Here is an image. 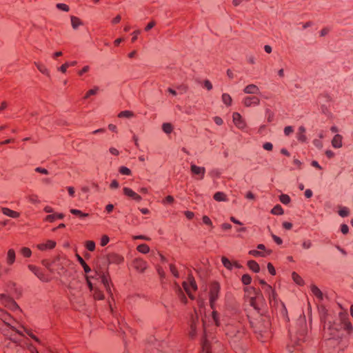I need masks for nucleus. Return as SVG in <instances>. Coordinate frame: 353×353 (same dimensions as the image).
Returning <instances> with one entry per match:
<instances>
[{
  "instance_id": "f257e3e1",
  "label": "nucleus",
  "mask_w": 353,
  "mask_h": 353,
  "mask_svg": "<svg viewBox=\"0 0 353 353\" xmlns=\"http://www.w3.org/2000/svg\"><path fill=\"white\" fill-rule=\"evenodd\" d=\"M28 345V339L23 338L19 341L9 340L4 348V353H26V345Z\"/></svg>"
},
{
  "instance_id": "f03ea898",
  "label": "nucleus",
  "mask_w": 353,
  "mask_h": 353,
  "mask_svg": "<svg viewBox=\"0 0 353 353\" xmlns=\"http://www.w3.org/2000/svg\"><path fill=\"white\" fill-rule=\"evenodd\" d=\"M220 289H221V287L218 282L214 281V282L211 283V284L210 285L209 296H210V307L212 309L214 308V304H215L216 301L219 298Z\"/></svg>"
},
{
  "instance_id": "7ed1b4c3",
  "label": "nucleus",
  "mask_w": 353,
  "mask_h": 353,
  "mask_svg": "<svg viewBox=\"0 0 353 353\" xmlns=\"http://www.w3.org/2000/svg\"><path fill=\"white\" fill-rule=\"evenodd\" d=\"M28 268L32 272H33L35 274V276H37V277L41 281L49 282L51 280L50 277L48 275L46 274L40 268L30 264L28 265Z\"/></svg>"
},
{
  "instance_id": "20e7f679",
  "label": "nucleus",
  "mask_w": 353,
  "mask_h": 353,
  "mask_svg": "<svg viewBox=\"0 0 353 353\" xmlns=\"http://www.w3.org/2000/svg\"><path fill=\"white\" fill-rule=\"evenodd\" d=\"M0 319H1V320L3 321V322L7 326L10 327V328L12 330L15 331L17 333H18L19 334L23 336V335L19 331H17L14 327L10 325V321L12 320V316L6 312L2 310L1 308H0Z\"/></svg>"
},
{
  "instance_id": "39448f33",
  "label": "nucleus",
  "mask_w": 353,
  "mask_h": 353,
  "mask_svg": "<svg viewBox=\"0 0 353 353\" xmlns=\"http://www.w3.org/2000/svg\"><path fill=\"white\" fill-rule=\"evenodd\" d=\"M340 325L342 329L345 330L348 334H352L353 331V327L348 318L345 316H340Z\"/></svg>"
},
{
  "instance_id": "423d86ee",
  "label": "nucleus",
  "mask_w": 353,
  "mask_h": 353,
  "mask_svg": "<svg viewBox=\"0 0 353 353\" xmlns=\"http://www.w3.org/2000/svg\"><path fill=\"white\" fill-rule=\"evenodd\" d=\"M191 172L194 175H198V179H203L205 173V169L204 167H199L194 164L191 165Z\"/></svg>"
},
{
  "instance_id": "0eeeda50",
  "label": "nucleus",
  "mask_w": 353,
  "mask_h": 353,
  "mask_svg": "<svg viewBox=\"0 0 353 353\" xmlns=\"http://www.w3.org/2000/svg\"><path fill=\"white\" fill-rule=\"evenodd\" d=\"M107 260L109 263L120 264L123 261V257L117 253H110L107 255Z\"/></svg>"
},
{
  "instance_id": "6e6552de",
  "label": "nucleus",
  "mask_w": 353,
  "mask_h": 353,
  "mask_svg": "<svg viewBox=\"0 0 353 353\" xmlns=\"http://www.w3.org/2000/svg\"><path fill=\"white\" fill-rule=\"evenodd\" d=\"M123 194L132 199L133 200L136 201H140L141 200V196L138 194L137 193H136L135 192H134L132 189H130V188H124L123 189Z\"/></svg>"
},
{
  "instance_id": "1a4fd4ad",
  "label": "nucleus",
  "mask_w": 353,
  "mask_h": 353,
  "mask_svg": "<svg viewBox=\"0 0 353 353\" xmlns=\"http://www.w3.org/2000/svg\"><path fill=\"white\" fill-rule=\"evenodd\" d=\"M133 266L137 270L143 272L147 268V263L141 259H136L133 261Z\"/></svg>"
},
{
  "instance_id": "9d476101",
  "label": "nucleus",
  "mask_w": 353,
  "mask_h": 353,
  "mask_svg": "<svg viewBox=\"0 0 353 353\" xmlns=\"http://www.w3.org/2000/svg\"><path fill=\"white\" fill-rule=\"evenodd\" d=\"M260 103V99L256 96L247 97L243 100V104L246 107L251 105H257Z\"/></svg>"
},
{
  "instance_id": "9b49d317",
  "label": "nucleus",
  "mask_w": 353,
  "mask_h": 353,
  "mask_svg": "<svg viewBox=\"0 0 353 353\" xmlns=\"http://www.w3.org/2000/svg\"><path fill=\"white\" fill-rule=\"evenodd\" d=\"M233 122L236 127L239 128H243L245 126V123L243 121L241 115L238 112H234L232 115Z\"/></svg>"
},
{
  "instance_id": "f8f14e48",
  "label": "nucleus",
  "mask_w": 353,
  "mask_h": 353,
  "mask_svg": "<svg viewBox=\"0 0 353 353\" xmlns=\"http://www.w3.org/2000/svg\"><path fill=\"white\" fill-rule=\"evenodd\" d=\"M56 246V242L52 240H48L45 243L37 244V248L41 250L44 251L48 249L51 250L54 248Z\"/></svg>"
},
{
  "instance_id": "ddd939ff",
  "label": "nucleus",
  "mask_w": 353,
  "mask_h": 353,
  "mask_svg": "<svg viewBox=\"0 0 353 353\" xmlns=\"http://www.w3.org/2000/svg\"><path fill=\"white\" fill-rule=\"evenodd\" d=\"M0 301L6 305H12L13 308H19L17 303L12 298L5 294H0Z\"/></svg>"
},
{
  "instance_id": "4468645a",
  "label": "nucleus",
  "mask_w": 353,
  "mask_h": 353,
  "mask_svg": "<svg viewBox=\"0 0 353 353\" xmlns=\"http://www.w3.org/2000/svg\"><path fill=\"white\" fill-rule=\"evenodd\" d=\"M1 212L3 214L8 216H10V217H12V218H19V216H20V213L17 212V211H14L10 208H1Z\"/></svg>"
},
{
  "instance_id": "2eb2a0df",
  "label": "nucleus",
  "mask_w": 353,
  "mask_h": 353,
  "mask_svg": "<svg viewBox=\"0 0 353 353\" xmlns=\"http://www.w3.org/2000/svg\"><path fill=\"white\" fill-rule=\"evenodd\" d=\"M100 278L101 280L102 283L103 284L105 290L108 292H111L110 286V277L108 274H102L100 275Z\"/></svg>"
},
{
  "instance_id": "dca6fc26",
  "label": "nucleus",
  "mask_w": 353,
  "mask_h": 353,
  "mask_svg": "<svg viewBox=\"0 0 353 353\" xmlns=\"http://www.w3.org/2000/svg\"><path fill=\"white\" fill-rule=\"evenodd\" d=\"M243 91L246 94H259V88L254 84H250L244 88Z\"/></svg>"
},
{
  "instance_id": "f3484780",
  "label": "nucleus",
  "mask_w": 353,
  "mask_h": 353,
  "mask_svg": "<svg viewBox=\"0 0 353 353\" xmlns=\"http://www.w3.org/2000/svg\"><path fill=\"white\" fill-rule=\"evenodd\" d=\"M16 254L13 249H10L7 253L6 262L9 265H12L15 261Z\"/></svg>"
},
{
  "instance_id": "a211bd4d",
  "label": "nucleus",
  "mask_w": 353,
  "mask_h": 353,
  "mask_svg": "<svg viewBox=\"0 0 353 353\" xmlns=\"http://www.w3.org/2000/svg\"><path fill=\"white\" fill-rule=\"evenodd\" d=\"M64 217V214L62 213H55L52 214L47 215L45 218V221L52 223L55 221V219H62Z\"/></svg>"
},
{
  "instance_id": "6ab92c4d",
  "label": "nucleus",
  "mask_w": 353,
  "mask_h": 353,
  "mask_svg": "<svg viewBox=\"0 0 353 353\" xmlns=\"http://www.w3.org/2000/svg\"><path fill=\"white\" fill-rule=\"evenodd\" d=\"M332 145L335 148H340L342 147V136L336 134L332 140Z\"/></svg>"
},
{
  "instance_id": "aec40b11",
  "label": "nucleus",
  "mask_w": 353,
  "mask_h": 353,
  "mask_svg": "<svg viewBox=\"0 0 353 353\" xmlns=\"http://www.w3.org/2000/svg\"><path fill=\"white\" fill-rule=\"evenodd\" d=\"M248 267L252 270L254 272H259L260 271V267L258 263L254 260H250L248 261Z\"/></svg>"
},
{
  "instance_id": "412c9836",
  "label": "nucleus",
  "mask_w": 353,
  "mask_h": 353,
  "mask_svg": "<svg viewBox=\"0 0 353 353\" xmlns=\"http://www.w3.org/2000/svg\"><path fill=\"white\" fill-rule=\"evenodd\" d=\"M311 291L312 294L316 296L319 300L323 299V293L321 291V290L315 285H312L311 287Z\"/></svg>"
},
{
  "instance_id": "4be33fe9",
  "label": "nucleus",
  "mask_w": 353,
  "mask_h": 353,
  "mask_svg": "<svg viewBox=\"0 0 353 353\" xmlns=\"http://www.w3.org/2000/svg\"><path fill=\"white\" fill-rule=\"evenodd\" d=\"M34 65H36L37 69L39 70V72H41L43 74H46L48 77H50V72L45 65H43L41 63H37V62H34Z\"/></svg>"
},
{
  "instance_id": "5701e85b",
  "label": "nucleus",
  "mask_w": 353,
  "mask_h": 353,
  "mask_svg": "<svg viewBox=\"0 0 353 353\" xmlns=\"http://www.w3.org/2000/svg\"><path fill=\"white\" fill-rule=\"evenodd\" d=\"M305 129L303 126H300L299 128V132L297 134V139L299 141L301 142H304L306 141V136L305 134Z\"/></svg>"
},
{
  "instance_id": "b1692460",
  "label": "nucleus",
  "mask_w": 353,
  "mask_h": 353,
  "mask_svg": "<svg viewBox=\"0 0 353 353\" xmlns=\"http://www.w3.org/2000/svg\"><path fill=\"white\" fill-rule=\"evenodd\" d=\"M77 260L79 262V263L82 265L84 271L85 273H88L91 271L90 268L88 265V264L85 262L83 259L79 256V254H77Z\"/></svg>"
},
{
  "instance_id": "393cba45",
  "label": "nucleus",
  "mask_w": 353,
  "mask_h": 353,
  "mask_svg": "<svg viewBox=\"0 0 353 353\" xmlns=\"http://www.w3.org/2000/svg\"><path fill=\"white\" fill-rule=\"evenodd\" d=\"M213 198L216 201H227V196L225 195V193H223L222 192H216L214 194Z\"/></svg>"
},
{
  "instance_id": "a878e982",
  "label": "nucleus",
  "mask_w": 353,
  "mask_h": 353,
  "mask_svg": "<svg viewBox=\"0 0 353 353\" xmlns=\"http://www.w3.org/2000/svg\"><path fill=\"white\" fill-rule=\"evenodd\" d=\"M71 24L74 29H77L79 26L83 25L81 20L74 16L71 17Z\"/></svg>"
},
{
  "instance_id": "bb28decb",
  "label": "nucleus",
  "mask_w": 353,
  "mask_h": 353,
  "mask_svg": "<svg viewBox=\"0 0 353 353\" xmlns=\"http://www.w3.org/2000/svg\"><path fill=\"white\" fill-rule=\"evenodd\" d=\"M292 278L293 281L299 285H303L304 284V281L303 279L296 272H293L292 274Z\"/></svg>"
},
{
  "instance_id": "cd10ccee",
  "label": "nucleus",
  "mask_w": 353,
  "mask_h": 353,
  "mask_svg": "<svg viewBox=\"0 0 353 353\" xmlns=\"http://www.w3.org/2000/svg\"><path fill=\"white\" fill-rule=\"evenodd\" d=\"M137 250L141 253L147 254L150 252V247L145 243H142L137 246Z\"/></svg>"
},
{
  "instance_id": "c85d7f7f",
  "label": "nucleus",
  "mask_w": 353,
  "mask_h": 353,
  "mask_svg": "<svg viewBox=\"0 0 353 353\" xmlns=\"http://www.w3.org/2000/svg\"><path fill=\"white\" fill-rule=\"evenodd\" d=\"M134 116V114L133 112L130 110H124L121 111L119 113L118 117L119 118H131Z\"/></svg>"
},
{
  "instance_id": "c756f323",
  "label": "nucleus",
  "mask_w": 353,
  "mask_h": 353,
  "mask_svg": "<svg viewBox=\"0 0 353 353\" xmlns=\"http://www.w3.org/2000/svg\"><path fill=\"white\" fill-rule=\"evenodd\" d=\"M70 213H72V214L74 215H76V216H78L80 218H85V217H88L89 216V214L88 213H84L83 212H81V210H77V209H71L70 210Z\"/></svg>"
},
{
  "instance_id": "7c9ffc66",
  "label": "nucleus",
  "mask_w": 353,
  "mask_h": 353,
  "mask_svg": "<svg viewBox=\"0 0 353 353\" xmlns=\"http://www.w3.org/2000/svg\"><path fill=\"white\" fill-rule=\"evenodd\" d=\"M271 213L275 215H281L284 213L282 207L280 205H276L271 210Z\"/></svg>"
},
{
  "instance_id": "2f4dec72",
  "label": "nucleus",
  "mask_w": 353,
  "mask_h": 353,
  "mask_svg": "<svg viewBox=\"0 0 353 353\" xmlns=\"http://www.w3.org/2000/svg\"><path fill=\"white\" fill-rule=\"evenodd\" d=\"M94 299L96 300H103L104 299V294L102 291L99 290L97 288H95L93 292Z\"/></svg>"
},
{
  "instance_id": "473e14b6",
  "label": "nucleus",
  "mask_w": 353,
  "mask_h": 353,
  "mask_svg": "<svg viewBox=\"0 0 353 353\" xmlns=\"http://www.w3.org/2000/svg\"><path fill=\"white\" fill-rule=\"evenodd\" d=\"M222 101L227 106H230L232 104V99L230 94L224 93L222 94Z\"/></svg>"
},
{
  "instance_id": "72a5a7b5",
  "label": "nucleus",
  "mask_w": 353,
  "mask_h": 353,
  "mask_svg": "<svg viewBox=\"0 0 353 353\" xmlns=\"http://www.w3.org/2000/svg\"><path fill=\"white\" fill-rule=\"evenodd\" d=\"M162 129L166 134H170L173 131V126L170 123H164L162 125Z\"/></svg>"
},
{
  "instance_id": "f704fd0d",
  "label": "nucleus",
  "mask_w": 353,
  "mask_h": 353,
  "mask_svg": "<svg viewBox=\"0 0 353 353\" xmlns=\"http://www.w3.org/2000/svg\"><path fill=\"white\" fill-rule=\"evenodd\" d=\"M221 261L225 268L228 270L232 269V263L225 256L221 258Z\"/></svg>"
},
{
  "instance_id": "c9c22d12",
  "label": "nucleus",
  "mask_w": 353,
  "mask_h": 353,
  "mask_svg": "<svg viewBox=\"0 0 353 353\" xmlns=\"http://www.w3.org/2000/svg\"><path fill=\"white\" fill-rule=\"evenodd\" d=\"M265 293L268 295L270 301H271V294H274V289L270 285L267 284L265 287H262Z\"/></svg>"
},
{
  "instance_id": "e433bc0d",
  "label": "nucleus",
  "mask_w": 353,
  "mask_h": 353,
  "mask_svg": "<svg viewBox=\"0 0 353 353\" xmlns=\"http://www.w3.org/2000/svg\"><path fill=\"white\" fill-rule=\"evenodd\" d=\"M21 254L26 258H29L32 255V251L30 248L23 247L20 250Z\"/></svg>"
},
{
  "instance_id": "4c0bfd02",
  "label": "nucleus",
  "mask_w": 353,
  "mask_h": 353,
  "mask_svg": "<svg viewBox=\"0 0 353 353\" xmlns=\"http://www.w3.org/2000/svg\"><path fill=\"white\" fill-rule=\"evenodd\" d=\"M188 279L190 282V286L194 291H196L197 290V285L193 276L189 275Z\"/></svg>"
},
{
  "instance_id": "58836bf2",
  "label": "nucleus",
  "mask_w": 353,
  "mask_h": 353,
  "mask_svg": "<svg viewBox=\"0 0 353 353\" xmlns=\"http://www.w3.org/2000/svg\"><path fill=\"white\" fill-rule=\"evenodd\" d=\"M248 253H249V254H250L254 257H259V256L264 257L265 256V254L264 252L258 251L256 250H251L249 251Z\"/></svg>"
},
{
  "instance_id": "ea45409f",
  "label": "nucleus",
  "mask_w": 353,
  "mask_h": 353,
  "mask_svg": "<svg viewBox=\"0 0 353 353\" xmlns=\"http://www.w3.org/2000/svg\"><path fill=\"white\" fill-rule=\"evenodd\" d=\"M23 329H24V331L26 332V333L29 336H30L33 340H34L38 343H41V341L39 340V339L37 336H35L30 330L25 328V327Z\"/></svg>"
},
{
  "instance_id": "a19ab883",
  "label": "nucleus",
  "mask_w": 353,
  "mask_h": 353,
  "mask_svg": "<svg viewBox=\"0 0 353 353\" xmlns=\"http://www.w3.org/2000/svg\"><path fill=\"white\" fill-rule=\"evenodd\" d=\"M98 90H99V88H98V87H94V88L89 90L85 93V96H84V97H83V98H84L85 99H88L90 96L96 94L97 93Z\"/></svg>"
},
{
  "instance_id": "79ce46f5",
  "label": "nucleus",
  "mask_w": 353,
  "mask_h": 353,
  "mask_svg": "<svg viewBox=\"0 0 353 353\" xmlns=\"http://www.w3.org/2000/svg\"><path fill=\"white\" fill-rule=\"evenodd\" d=\"M280 201L283 204H288L291 199L288 194H282L279 197Z\"/></svg>"
},
{
  "instance_id": "37998d69",
  "label": "nucleus",
  "mask_w": 353,
  "mask_h": 353,
  "mask_svg": "<svg viewBox=\"0 0 353 353\" xmlns=\"http://www.w3.org/2000/svg\"><path fill=\"white\" fill-rule=\"evenodd\" d=\"M241 281L244 285H249L252 281V278L249 274H245L241 277Z\"/></svg>"
},
{
  "instance_id": "c03bdc74",
  "label": "nucleus",
  "mask_w": 353,
  "mask_h": 353,
  "mask_svg": "<svg viewBox=\"0 0 353 353\" xmlns=\"http://www.w3.org/2000/svg\"><path fill=\"white\" fill-rule=\"evenodd\" d=\"M196 324L194 321L190 324V331L189 335L191 338H194L196 336Z\"/></svg>"
},
{
  "instance_id": "a18cd8bd",
  "label": "nucleus",
  "mask_w": 353,
  "mask_h": 353,
  "mask_svg": "<svg viewBox=\"0 0 353 353\" xmlns=\"http://www.w3.org/2000/svg\"><path fill=\"white\" fill-rule=\"evenodd\" d=\"M85 248L89 251H94L95 250V243L93 241H87L85 242Z\"/></svg>"
},
{
  "instance_id": "49530a36",
  "label": "nucleus",
  "mask_w": 353,
  "mask_h": 353,
  "mask_svg": "<svg viewBox=\"0 0 353 353\" xmlns=\"http://www.w3.org/2000/svg\"><path fill=\"white\" fill-rule=\"evenodd\" d=\"M170 270L171 273L173 274V276L175 278L179 277V273L175 265L170 264Z\"/></svg>"
},
{
  "instance_id": "de8ad7c7",
  "label": "nucleus",
  "mask_w": 353,
  "mask_h": 353,
  "mask_svg": "<svg viewBox=\"0 0 353 353\" xmlns=\"http://www.w3.org/2000/svg\"><path fill=\"white\" fill-rule=\"evenodd\" d=\"M178 294L181 301L183 302V303H186L188 299L184 293L183 292L182 290L179 287L178 288Z\"/></svg>"
},
{
  "instance_id": "09e8293b",
  "label": "nucleus",
  "mask_w": 353,
  "mask_h": 353,
  "mask_svg": "<svg viewBox=\"0 0 353 353\" xmlns=\"http://www.w3.org/2000/svg\"><path fill=\"white\" fill-rule=\"evenodd\" d=\"M350 214V210L347 208L343 207L339 211V214L342 217L347 216Z\"/></svg>"
},
{
  "instance_id": "8fccbe9b",
  "label": "nucleus",
  "mask_w": 353,
  "mask_h": 353,
  "mask_svg": "<svg viewBox=\"0 0 353 353\" xmlns=\"http://www.w3.org/2000/svg\"><path fill=\"white\" fill-rule=\"evenodd\" d=\"M182 285L185 290V291L186 292V293L188 294V296L191 299H194V296L191 294L190 291V289H189V287H188V283L185 282V281H183V283H182Z\"/></svg>"
},
{
  "instance_id": "3c124183",
  "label": "nucleus",
  "mask_w": 353,
  "mask_h": 353,
  "mask_svg": "<svg viewBox=\"0 0 353 353\" xmlns=\"http://www.w3.org/2000/svg\"><path fill=\"white\" fill-rule=\"evenodd\" d=\"M202 221H203V223L207 225H209L210 226L211 228H213V225H212V222L211 221V219L209 218V216H206V215H204L203 217H202Z\"/></svg>"
},
{
  "instance_id": "603ef678",
  "label": "nucleus",
  "mask_w": 353,
  "mask_h": 353,
  "mask_svg": "<svg viewBox=\"0 0 353 353\" xmlns=\"http://www.w3.org/2000/svg\"><path fill=\"white\" fill-rule=\"evenodd\" d=\"M28 350L30 353H39L36 347L28 342V345H26V350Z\"/></svg>"
},
{
  "instance_id": "864d4df0",
  "label": "nucleus",
  "mask_w": 353,
  "mask_h": 353,
  "mask_svg": "<svg viewBox=\"0 0 353 353\" xmlns=\"http://www.w3.org/2000/svg\"><path fill=\"white\" fill-rule=\"evenodd\" d=\"M119 172L121 174H125V175H130L131 174V170L125 166L121 167L119 169Z\"/></svg>"
},
{
  "instance_id": "5fc2aeb1",
  "label": "nucleus",
  "mask_w": 353,
  "mask_h": 353,
  "mask_svg": "<svg viewBox=\"0 0 353 353\" xmlns=\"http://www.w3.org/2000/svg\"><path fill=\"white\" fill-rule=\"evenodd\" d=\"M267 268H268V272H270V274L271 275L274 276V275L276 274L275 268H274V265L271 263H268Z\"/></svg>"
},
{
  "instance_id": "6e6d98bb",
  "label": "nucleus",
  "mask_w": 353,
  "mask_h": 353,
  "mask_svg": "<svg viewBox=\"0 0 353 353\" xmlns=\"http://www.w3.org/2000/svg\"><path fill=\"white\" fill-rule=\"evenodd\" d=\"M57 8L59 10L68 12L69 11V6L65 3H57Z\"/></svg>"
},
{
  "instance_id": "4d7b16f0",
  "label": "nucleus",
  "mask_w": 353,
  "mask_h": 353,
  "mask_svg": "<svg viewBox=\"0 0 353 353\" xmlns=\"http://www.w3.org/2000/svg\"><path fill=\"white\" fill-rule=\"evenodd\" d=\"M109 241H110L109 237L107 235H103V236H102V237L101 239L100 244L101 246H105L108 243Z\"/></svg>"
},
{
  "instance_id": "13d9d810",
  "label": "nucleus",
  "mask_w": 353,
  "mask_h": 353,
  "mask_svg": "<svg viewBox=\"0 0 353 353\" xmlns=\"http://www.w3.org/2000/svg\"><path fill=\"white\" fill-rule=\"evenodd\" d=\"M329 329L330 330H335V331L338 332L340 330H341L342 327L340 325V323H334L333 325L330 326Z\"/></svg>"
},
{
  "instance_id": "bf43d9fd",
  "label": "nucleus",
  "mask_w": 353,
  "mask_h": 353,
  "mask_svg": "<svg viewBox=\"0 0 353 353\" xmlns=\"http://www.w3.org/2000/svg\"><path fill=\"white\" fill-rule=\"evenodd\" d=\"M212 316L213 320L215 322V324L217 326H219V314H218V312L216 311H213L212 313Z\"/></svg>"
},
{
  "instance_id": "052dcab7",
  "label": "nucleus",
  "mask_w": 353,
  "mask_h": 353,
  "mask_svg": "<svg viewBox=\"0 0 353 353\" xmlns=\"http://www.w3.org/2000/svg\"><path fill=\"white\" fill-rule=\"evenodd\" d=\"M29 201L32 203H39V198L37 195L32 194L29 196Z\"/></svg>"
},
{
  "instance_id": "680f3d73",
  "label": "nucleus",
  "mask_w": 353,
  "mask_h": 353,
  "mask_svg": "<svg viewBox=\"0 0 353 353\" xmlns=\"http://www.w3.org/2000/svg\"><path fill=\"white\" fill-rule=\"evenodd\" d=\"M250 304L252 305L255 310H259V307L257 306L256 303V298L251 297L250 299Z\"/></svg>"
},
{
  "instance_id": "e2e57ef3",
  "label": "nucleus",
  "mask_w": 353,
  "mask_h": 353,
  "mask_svg": "<svg viewBox=\"0 0 353 353\" xmlns=\"http://www.w3.org/2000/svg\"><path fill=\"white\" fill-rule=\"evenodd\" d=\"M69 68V64H68L66 62L65 63H63V65H61L59 68V70L60 72H61L62 73H65L66 71H67V69Z\"/></svg>"
},
{
  "instance_id": "0e129e2a",
  "label": "nucleus",
  "mask_w": 353,
  "mask_h": 353,
  "mask_svg": "<svg viewBox=\"0 0 353 353\" xmlns=\"http://www.w3.org/2000/svg\"><path fill=\"white\" fill-rule=\"evenodd\" d=\"M273 240L274 241V242L278 244V245H281L282 243H283V241L282 239L279 237V236H277L276 235L274 234H271Z\"/></svg>"
},
{
  "instance_id": "69168bd1",
  "label": "nucleus",
  "mask_w": 353,
  "mask_h": 353,
  "mask_svg": "<svg viewBox=\"0 0 353 353\" xmlns=\"http://www.w3.org/2000/svg\"><path fill=\"white\" fill-rule=\"evenodd\" d=\"M174 197L171 195L167 196L164 200L163 201V203H172L174 202Z\"/></svg>"
},
{
  "instance_id": "338daca9",
  "label": "nucleus",
  "mask_w": 353,
  "mask_h": 353,
  "mask_svg": "<svg viewBox=\"0 0 353 353\" xmlns=\"http://www.w3.org/2000/svg\"><path fill=\"white\" fill-rule=\"evenodd\" d=\"M294 131L293 128L292 126H286L284 128V134L286 136H289L291 133H292Z\"/></svg>"
},
{
  "instance_id": "774afa93",
  "label": "nucleus",
  "mask_w": 353,
  "mask_h": 353,
  "mask_svg": "<svg viewBox=\"0 0 353 353\" xmlns=\"http://www.w3.org/2000/svg\"><path fill=\"white\" fill-rule=\"evenodd\" d=\"M341 231L343 234H347L349 232V228L346 224H342L341 225Z\"/></svg>"
}]
</instances>
